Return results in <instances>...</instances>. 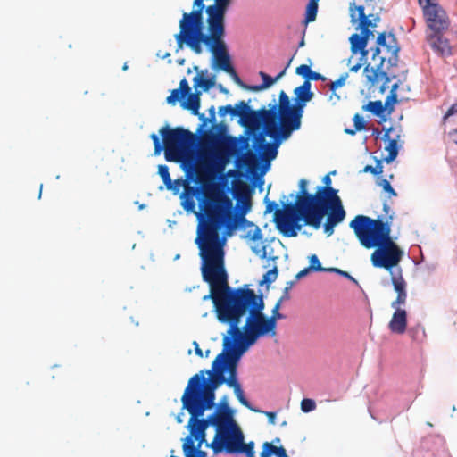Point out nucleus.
I'll return each instance as SVG.
<instances>
[{
	"label": "nucleus",
	"instance_id": "f257e3e1",
	"mask_svg": "<svg viewBox=\"0 0 457 457\" xmlns=\"http://www.w3.org/2000/svg\"><path fill=\"white\" fill-rule=\"evenodd\" d=\"M230 209L231 202L227 197L218 199L209 210L208 220L200 227L195 244L202 260L203 279L210 287V293L203 296V301L212 300L218 320L229 325L226 337L247 349L261 337H275L277 328L262 312V295L250 288L233 289L228 286L224 267V241L220 239L218 230L222 225L228 232L236 228Z\"/></svg>",
	"mask_w": 457,
	"mask_h": 457
},
{
	"label": "nucleus",
	"instance_id": "f03ea898",
	"mask_svg": "<svg viewBox=\"0 0 457 457\" xmlns=\"http://www.w3.org/2000/svg\"><path fill=\"white\" fill-rule=\"evenodd\" d=\"M231 1L194 0V9L182 14L179 32L175 35V39L178 49L186 46L195 54H201L203 45H205L219 69L231 76H238L231 65L224 40L225 17Z\"/></svg>",
	"mask_w": 457,
	"mask_h": 457
},
{
	"label": "nucleus",
	"instance_id": "7ed1b4c3",
	"mask_svg": "<svg viewBox=\"0 0 457 457\" xmlns=\"http://www.w3.org/2000/svg\"><path fill=\"white\" fill-rule=\"evenodd\" d=\"M307 186L308 181L301 179L295 203L287 204L283 209H277L274 212L276 228L284 237H296L302 228V225L299 224L302 218L315 206L323 204L326 192H331L328 187H317L314 194H310Z\"/></svg>",
	"mask_w": 457,
	"mask_h": 457
},
{
	"label": "nucleus",
	"instance_id": "20e7f679",
	"mask_svg": "<svg viewBox=\"0 0 457 457\" xmlns=\"http://www.w3.org/2000/svg\"><path fill=\"white\" fill-rule=\"evenodd\" d=\"M376 44L377 46L371 48L373 64L368 63L363 69V74L366 79V85L369 87H376L380 82H383L381 91H384L385 85L390 81V79L383 68L386 57L381 55V47H384L390 54L388 56V62L391 64H395L400 47L397 46L395 35L393 33L387 34L385 31L378 35Z\"/></svg>",
	"mask_w": 457,
	"mask_h": 457
},
{
	"label": "nucleus",
	"instance_id": "39448f33",
	"mask_svg": "<svg viewBox=\"0 0 457 457\" xmlns=\"http://www.w3.org/2000/svg\"><path fill=\"white\" fill-rule=\"evenodd\" d=\"M159 133L162 137L163 145L156 134L151 135L154 154H159L164 149L165 159L168 162H180L196 143L195 134L182 127L172 129L165 126L160 129Z\"/></svg>",
	"mask_w": 457,
	"mask_h": 457
},
{
	"label": "nucleus",
	"instance_id": "423d86ee",
	"mask_svg": "<svg viewBox=\"0 0 457 457\" xmlns=\"http://www.w3.org/2000/svg\"><path fill=\"white\" fill-rule=\"evenodd\" d=\"M258 129L264 124L267 135L277 142L287 139L291 134L298 130L302 124V117L292 108L277 112L275 107L257 110Z\"/></svg>",
	"mask_w": 457,
	"mask_h": 457
},
{
	"label": "nucleus",
	"instance_id": "0eeeda50",
	"mask_svg": "<svg viewBox=\"0 0 457 457\" xmlns=\"http://www.w3.org/2000/svg\"><path fill=\"white\" fill-rule=\"evenodd\" d=\"M223 411H216L214 427L216 433L210 446L215 453L225 451L227 453H235L241 441H244V434L234 420L230 409L228 406L226 397L220 402Z\"/></svg>",
	"mask_w": 457,
	"mask_h": 457
},
{
	"label": "nucleus",
	"instance_id": "6e6552de",
	"mask_svg": "<svg viewBox=\"0 0 457 457\" xmlns=\"http://www.w3.org/2000/svg\"><path fill=\"white\" fill-rule=\"evenodd\" d=\"M215 390L204 386V371L194 375L188 381L181 397L182 407L193 419L202 417L206 410L213 407Z\"/></svg>",
	"mask_w": 457,
	"mask_h": 457
},
{
	"label": "nucleus",
	"instance_id": "1a4fd4ad",
	"mask_svg": "<svg viewBox=\"0 0 457 457\" xmlns=\"http://www.w3.org/2000/svg\"><path fill=\"white\" fill-rule=\"evenodd\" d=\"M360 244L366 249L375 248L391 237L388 220L357 215L349 224Z\"/></svg>",
	"mask_w": 457,
	"mask_h": 457
},
{
	"label": "nucleus",
	"instance_id": "9d476101",
	"mask_svg": "<svg viewBox=\"0 0 457 457\" xmlns=\"http://www.w3.org/2000/svg\"><path fill=\"white\" fill-rule=\"evenodd\" d=\"M246 350V348L235 342V339L225 336L221 353L223 356L220 363L224 367V372L228 371V378H226L227 386L233 388L239 403L252 411L260 412L259 410L252 407L249 401L245 397L244 391L237 380V362Z\"/></svg>",
	"mask_w": 457,
	"mask_h": 457
},
{
	"label": "nucleus",
	"instance_id": "9b49d317",
	"mask_svg": "<svg viewBox=\"0 0 457 457\" xmlns=\"http://www.w3.org/2000/svg\"><path fill=\"white\" fill-rule=\"evenodd\" d=\"M230 154L231 147L228 143L215 141L210 148L201 153L200 161L188 168L187 178L198 183L208 171L213 169L223 170Z\"/></svg>",
	"mask_w": 457,
	"mask_h": 457
},
{
	"label": "nucleus",
	"instance_id": "f8f14e48",
	"mask_svg": "<svg viewBox=\"0 0 457 457\" xmlns=\"http://www.w3.org/2000/svg\"><path fill=\"white\" fill-rule=\"evenodd\" d=\"M233 195H234V198L237 199V202H241L243 204L242 214H241V216H237V214H236L233 211V203H231V209H230L231 215L233 217V220L236 221V224L238 225L239 222L245 221L244 215L251 208V195H250L249 187L244 182H238L234 187ZM220 197H227L230 202H232V200L228 196H227L223 194H210V195H205V198L201 204V209L204 212L205 217H204V215L201 213L197 214L198 218L200 219V222L197 227L196 238L198 237V235H199L200 227H202V225L204 223H205L209 219V216H208L209 210H211L212 208V204L214 203L216 204L217 200L220 199ZM222 228H225L226 234L230 236L231 233L237 228V226H236V228L233 230L228 232L227 227L225 225H222L218 230L219 235H220L219 231ZM219 237L220 238V236H219ZM220 239L225 242V238H220Z\"/></svg>",
	"mask_w": 457,
	"mask_h": 457
},
{
	"label": "nucleus",
	"instance_id": "ddd939ff",
	"mask_svg": "<svg viewBox=\"0 0 457 457\" xmlns=\"http://www.w3.org/2000/svg\"><path fill=\"white\" fill-rule=\"evenodd\" d=\"M326 214L328 215L326 223L333 228L345 220V211L344 210L340 197L335 198L334 202L327 203L324 206L320 204L315 206L311 212L304 215L302 220L304 221L305 225L319 229L321 225V220Z\"/></svg>",
	"mask_w": 457,
	"mask_h": 457
},
{
	"label": "nucleus",
	"instance_id": "4468645a",
	"mask_svg": "<svg viewBox=\"0 0 457 457\" xmlns=\"http://www.w3.org/2000/svg\"><path fill=\"white\" fill-rule=\"evenodd\" d=\"M370 261L376 268H384L390 270L401 262L403 251L390 237L381 245L375 247Z\"/></svg>",
	"mask_w": 457,
	"mask_h": 457
},
{
	"label": "nucleus",
	"instance_id": "2eb2a0df",
	"mask_svg": "<svg viewBox=\"0 0 457 457\" xmlns=\"http://www.w3.org/2000/svg\"><path fill=\"white\" fill-rule=\"evenodd\" d=\"M430 33H444L449 28L450 21L445 11L434 0H418Z\"/></svg>",
	"mask_w": 457,
	"mask_h": 457
},
{
	"label": "nucleus",
	"instance_id": "dca6fc26",
	"mask_svg": "<svg viewBox=\"0 0 457 457\" xmlns=\"http://www.w3.org/2000/svg\"><path fill=\"white\" fill-rule=\"evenodd\" d=\"M245 101H239L235 107L230 104L220 106L219 108V114L225 116L229 113L231 116H237L240 118L241 124L248 130L253 132L258 129V114L257 111L251 110L248 104Z\"/></svg>",
	"mask_w": 457,
	"mask_h": 457
},
{
	"label": "nucleus",
	"instance_id": "f3484780",
	"mask_svg": "<svg viewBox=\"0 0 457 457\" xmlns=\"http://www.w3.org/2000/svg\"><path fill=\"white\" fill-rule=\"evenodd\" d=\"M350 16L351 22L355 23L359 21V26L356 29L361 30V37H365V41L368 42L370 37H373V31L370 28H375L377 26L376 21L379 20L378 17L374 20H370L364 12L362 5H356L354 3L350 4Z\"/></svg>",
	"mask_w": 457,
	"mask_h": 457
},
{
	"label": "nucleus",
	"instance_id": "a211bd4d",
	"mask_svg": "<svg viewBox=\"0 0 457 457\" xmlns=\"http://www.w3.org/2000/svg\"><path fill=\"white\" fill-rule=\"evenodd\" d=\"M214 419H216V412L206 419H200V417L193 419V415H190L187 425L189 435L187 437H190L194 443L196 441V446L202 447V445L205 442V430L210 425L214 426Z\"/></svg>",
	"mask_w": 457,
	"mask_h": 457
},
{
	"label": "nucleus",
	"instance_id": "6ab92c4d",
	"mask_svg": "<svg viewBox=\"0 0 457 457\" xmlns=\"http://www.w3.org/2000/svg\"><path fill=\"white\" fill-rule=\"evenodd\" d=\"M222 356L223 353H220L216 356L212 362V370H203L204 375L207 374L210 376L209 382L204 379V386L213 390H216L222 384L227 385L226 377L224 376V367L220 363Z\"/></svg>",
	"mask_w": 457,
	"mask_h": 457
},
{
	"label": "nucleus",
	"instance_id": "aec40b11",
	"mask_svg": "<svg viewBox=\"0 0 457 457\" xmlns=\"http://www.w3.org/2000/svg\"><path fill=\"white\" fill-rule=\"evenodd\" d=\"M428 42L432 49L440 55L451 54V46L447 38L443 33L433 32L427 37Z\"/></svg>",
	"mask_w": 457,
	"mask_h": 457
},
{
	"label": "nucleus",
	"instance_id": "412c9836",
	"mask_svg": "<svg viewBox=\"0 0 457 457\" xmlns=\"http://www.w3.org/2000/svg\"><path fill=\"white\" fill-rule=\"evenodd\" d=\"M388 328L392 333L402 335L407 328V312L404 309H395V312L388 323Z\"/></svg>",
	"mask_w": 457,
	"mask_h": 457
},
{
	"label": "nucleus",
	"instance_id": "4be33fe9",
	"mask_svg": "<svg viewBox=\"0 0 457 457\" xmlns=\"http://www.w3.org/2000/svg\"><path fill=\"white\" fill-rule=\"evenodd\" d=\"M393 130H394V129L392 127L387 129L385 131V134L383 136V139L388 141V144L385 147L386 151L388 152V154L384 158V160L386 163L392 162L398 155L397 142H398L400 136L397 135L396 138L391 139L389 134Z\"/></svg>",
	"mask_w": 457,
	"mask_h": 457
},
{
	"label": "nucleus",
	"instance_id": "5701e85b",
	"mask_svg": "<svg viewBox=\"0 0 457 457\" xmlns=\"http://www.w3.org/2000/svg\"><path fill=\"white\" fill-rule=\"evenodd\" d=\"M349 41L353 54L360 52L361 60L367 57L369 50L367 49L368 42L365 41V37H361L359 34H353Z\"/></svg>",
	"mask_w": 457,
	"mask_h": 457
},
{
	"label": "nucleus",
	"instance_id": "b1692460",
	"mask_svg": "<svg viewBox=\"0 0 457 457\" xmlns=\"http://www.w3.org/2000/svg\"><path fill=\"white\" fill-rule=\"evenodd\" d=\"M185 457H207L206 452L201 450V447L195 446L190 437H186L182 445Z\"/></svg>",
	"mask_w": 457,
	"mask_h": 457
},
{
	"label": "nucleus",
	"instance_id": "393cba45",
	"mask_svg": "<svg viewBox=\"0 0 457 457\" xmlns=\"http://www.w3.org/2000/svg\"><path fill=\"white\" fill-rule=\"evenodd\" d=\"M200 93H189L187 96V99L186 101L181 102V106L184 109L191 111L194 115L199 114L200 108Z\"/></svg>",
	"mask_w": 457,
	"mask_h": 457
},
{
	"label": "nucleus",
	"instance_id": "a878e982",
	"mask_svg": "<svg viewBox=\"0 0 457 457\" xmlns=\"http://www.w3.org/2000/svg\"><path fill=\"white\" fill-rule=\"evenodd\" d=\"M311 82L304 80L300 87H295L294 90L295 98L302 100V102H310L314 96L311 91Z\"/></svg>",
	"mask_w": 457,
	"mask_h": 457
},
{
	"label": "nucleus",
	"instance_id": "bb28decb",
	"mask_svg": "<svg viewBox=\"0 0 457 457\" xmlns=\"http://www.w3.org/2000/svg\"><path fill=\"white\" fill-rule=\"evenodd\" d=\"M362 110L366 112H370L376 116H381L386 111V107L382 101H370L367 104L362 106Z\"/></svg>",
	"mask_w": 457,
	"mask_h": 457
},
{
	"label": "nucleus",
	"instance_id": "cd10ccee",
	"mask_svg": "<svg viewBox=\"0 0 457 457\" xmlns=\"http://www.w3.org/2000/svg\"><path fill=\"white\" fill-rule=\"evenodd\" d=\"M175 183L178 186L183 185L184 191L182 192L181 195L183 196H199L202 194V188L198 186H191L190 183L187 180H185L183 183H181L179 180H176Z\"/></svg>",
	"mask_w": 457,
	"mask_h": 457
},
{
	"label": "nucleus",
	"instance_id": "c85d7f7f",
	"mask_svg": "<svg viewBox=\"0 0 457 457\" xmlns=\"http://www.w3.org/2000/svg\"><path fill=\"white\" fill-rule=\"evenodd\" d=\"M289 64H290V62L287 63V67L282 71H280L275 78L270 77V75L266 74L263 71H260L259 75L262 79V87H264V89H267L270 87H271L275 82H277L278 79H280L285 75L287 68L289 66Z\"/></svg>",
	"mask_w": 457,
	"mask_h": 457
},
{
	"label": "nucleus",
	"instance_id": "c756f323",
	"mask_svg": "<svg viewBox=\"0 0 457 457\" xmlns=\"http://www.w3.org/2000/svg\"><path fill=\"white\" fill-rule=\"evenodd\" d=\"M263 127V130L260 131L261 128L255 131L249 130L253 135V147L257 150H260L264 145H266L265 137L268 136L266 133V129L264 124L262 123Z\"/></svg>",
	"mask_w": 457,
	"mask_h": 457
},
{
	"label": "nucleus",
	"instance_id": "7c9ffc66",
	"mask_svg": "<svg viewBox=\"0 0 457 457\" xmlns=\"http://www.w3.org/2000/svg\"><path fill=\"white\" fill-rule=\"evenodd\" d=\"M323 183L325 184V186H323L322 187H328V189H330V191L332 192H326V198L323 202V204H321L320 205H325L327 203H330V202H334V199L337 198V197H339L337 195V190L333 188L330 184H331V179H330V176L329 174H327L324 178H323Z\"/></svg>",
	"mask_w": 457,
	"mask_h": 457
},
{
	"label": "nucleus",
	"instance_id": "2f4dec72",
	"mask_svg": "<svg viewBox=\"0 0 457 457\" xmlns=\"http://www.w3.org/2000/svg\"><path fill=\"white\" fill-rule=\"evenodd\" d=\"M235 453L245 454L246 457H255L254 442L251 441L245 444L244 441H241Z\"/></svg>",
	"mask_w": 457,
	"mask_h": 457
},
{
	"label": "nucleus",
	"instance_id": "473e14b6",
	"mask_svg": "<svg viewBox=\"0 0 457 457\" xmlns=\"http://www.w3.org/2000/svg\"><path fill=\"white\" fill-rule=\"evenodd\" d=\"M158 173L168 189L176 190L175 187H173L172 180L170 179L169 172V168L167 165H159Z\"/></svg>",
	"mask_w": 457,
	"mask_h": 457
},
{
	"label": "nucleus",
	"instance_id": "72a5a7b5",
	"mask_svg": "<svg viewBox=\"0 0 457 457\" xmlns=\"http://www.w3.org/2000/svg\"><path fill=\"white\" fill-rule=\"evenodd\" d=\"M273 144L267 143L260 150L263 151V154L269 160L274 159L278 154V146L281 142H277L275 139Z\"/></svg>",
	"mask_w": 457,
	"mask_h": 457
},
{
	"label": "nucleus",
	"instance_id": "f704fd0d",
	"mask_svg": "<svg viewBox=\"0 0 457 457\" xmlns=\"http://www.w3.org/2000/svg\"><path fill=\"white\" fill-rule=\"evenodd\" d=\"M391 281L394 287L395 291L398 294L406 293V282L402 277V275L395 276L392 275Z\"/></svg>",
	"mask_w": 457,
	"mask_h": 457
},
{
	"label": "nucleus",
	"instance_id": "c9c22d12",
	"mask_svg": "<svg viewBox=\"0 0 457 457\" xmlns=\"http://www.w3.org/2000/svg\"><path fill=\"white\" fill-rule=\"evenodd\" d=\"M291 103L289 96L287 95V93L283 90L280 91L278 96V104H274L271 107H275L276 111H281L284 109L291 108Z\"/></svg>",
	"mask_w": 457,
	"mask_h": 457
},
{
	"label": "nucleus",
	"instance_id": "e433bc0d",
	"mask_svg": "<svg viewBox=\"0 0 457 457\" xmlns=\"http://www.w3.org/2000/svg\"><path fill=\"white\" fill-rule=\"evenodd\" d=\"M214 85V82L212 79H206V78H204L203 76L201 75H196L195 78H194V86L195 87H202L204 91H207L209 90L211 87H212Z\"/></svg>",
	"mask_w": 457,
	"mask_h": 457
},
{
	"label": "nucleus",
	"instance_id": "4c0bfd02",
	"mask_svg": "<svg viewBox=\"0 0 457 457\" xmlns=\"http://www.w3.org/2000/svg\"><path fill=\"white\" fill-rule=\"evenodd\" d=\"M318 12V3L309 0L306 7L305 22H312L315 21Z\"/></svg>",
	"mask_w": 457,
	"mask_h": 457
},
{
	"label": "nucleus",
	"instance_id": "58836bf2",
	"mask_svg": "<svg viewBox=\"0 0 457 457\" xmlns=\"http://www.w3.org/2000/svg\"><path fill=\"white\" fill-rule=\"evenodd\" d=\"M398 103L397 94L396 93H389L386 96L384 105L386 107V111L388 115H391L395 111V104Z\"/></svg>",
	"mask_w": 457,
	"mask_h": 457
},
{
	"label": "nucleus",
	"instance_id": "ea45409f",
	"mask_svg": "<svg viewBox=\"0 0 457 457\" xmlns=\"http://www.w3.org/2000/svg\"><path fill=\"white\" fill-rule=\"evenodd\" d=\"M309 267L308 270H311L312 271H325L328 270V268H324L321 266L320 260L316 254H312L309 257Z\"/></svg>",
	"mask_w": 457,
	"mask_h": 457
},
{
	"label": "nucleus",
	"instance_id": "a19ab883",
	"mask_svg": "<svg viewBox=\"0 0 457 457\" xmlns=\"http://www.w3.org/2000/svg\"><path fill=\"white\" fill-rule=\"evenodd\" d=\"M278 277V268L275 266L273 269L268 270L262 277L260 285H270L276 280Z\"/></svg>",
	"mask_w": 457,
	"mask_h": 457
},
{
	"label": "nucleus",
	"instance_id": "79ce46f5",
	"mask_svg": "<svg viewBox=\"0 0 457 457\" xmlns=\"http://www.w3.org/2000/svg\"><path fill=\"white\" fill-rule=\"evenodd\" d=\"M181 205L187 212H194L195 209V197L180 195Z\"/></svg>",
	"mask_w": 457,
	"mask_h": 457
},
{
	"label": "nucleus",
	"instance_id": "37998d69",
	"mask_svg": "<svg viewBox=\"0 0 457 457\" xmlns=\"http://www.w3.org/2000/svg\"><path fill=\"white\" fill-rule=\"evenodd\" d=\"M283 302H280L278 299L276 304L274 305L273 309L271 310V315L268 317L270 320H273V324L277 326V321L278 320H282L285 318V316L279 312V309L281 308Z\"/></svg>",
	"mask_w": 457,
	"mask_h": 457
},
{
	"label": "nucleus",
	"instance_id": "c03bdc74",
	"mask_svg": "<svg viewBox=\"0 0 457 457\" xmlns=\"http://www.w3.org/2000/svg\"><path fill=\"white\" fill-rule=\"evenodd\" d=\"M348 78V73L345 72V73H343L341 74V76L335 81H332L329 85H328V87L329 89L334 92L336 91L338 87H343L345 84V81Z\"/></svg>",
	"mask_w": 457,
	"mask_h": 457
},
{
	"label": "nucleus",
	"instance_id": "a18cd8bd",
	"mask_svg": "<svg viewBox=\"0 0 457 457\" xmlns=\"http://www.w3.org/2000/svg\"><path fill=\"white\" fill-rule=\"evenodd\" d=\"M316 408V403L314 400L310 398H304L301 402V410L303 412H310L314 411Z\"/></svg>",
	"mask_w": 457,
	"mask_h": 457
},
{
	"label": "nucleus",
	"instance_id": "49530a36",
	"mask_svg": "<svg viewBox=\"0 0 457 457\" xmlns=\"http://www.w3.org/2000/svg\"><path fill=\"white\" fill-rule=\"evenodd\" d=\"M186 96H182V93L179 89L176 88L173 89L170 93V95L167 97L166 101L168 104L171 105H175L178 101L181 100Z\"/></svg>",
	"mask_w": 457,
	"mask_h": 457
},
{
	"label": "nucleus",
	"instance_id": "de8ad7c7",
	"mask_svg": "<svg viewBox=\"0 0 457 457\" xmlns=\"http://www.w3.org/2000/svg\"><path fill=\"white\" fill-rule=\"evenodd\" d=\"M378 184L384 189L385 192L388 193L389 197L397 195L396 192L392 187L390 182L387 179H382L378 182Z\"/></svg>",
	"mask_w": 457,
	"mask_h": 457
},
{
	"label": "nucleus",
	"instance_id": "09e8293b",
	"mask_svg": "<svg viewBox=\"0 0 457 457\" xmlns=\"http://www.w3.org/2000/svg\"><path fill=\"white\" fill-rule=\"evenodd\" d=\"M407 301V292L403 294H398L395 300L391 303V307L394 309L401 308V305L406 303Z\"/></svg>",
	"mask_w": 457,
	"mask_h": 457
},
{
	"label": "nucleus",
	"instance_id": "8fccbe9b",
	"mask_svg": "<svg viewBox=\"0 0 457 457\" xmlns=\"http://www.w3.org/2000/svg\"><path fill=\"white\" fill-rule=\"evenodd\" d=\"M307 102H302V100H299L298 98L295 99V103L291 105V108L303 118V109L306 105Z\"/></svg>",
	"mask_w": 457,
	"mask_h": 457
},
{
	"label": "nucleus",
	"instance_id": "3c124183",
	"mask_svg": "<svg viewBox=\"0 0 457 457\" xmlns=\"http://www.w3.org/2000/svg\"><path fill=\"white\" fill-rule=\"evenodd\" d=\"M274 446L275 445L270 442L263 443L260 457H271V455H273Z\"/></svg>",
	"mask_w": 457,
	"mask_h": 457
},
{
	"label": "nucleus",
	"instance_id": "603ef678",
	"mask_svg": "<svg viewBox=\"0 0 457 457\" xmlns=\"http://www.w3.org/2000/svg\"><path fill=\"white\" fill-rule=\"evenodd\" d=\"M311 70L312 69L309 65L302 64L296 68L295 73L304 78L305 80H308L309 75L311 74Z\"/></svg>",
	"mask_w": 457,
	"mask_h": 457
},
{
	"label": "nucleus",
	"instance_id": "864d4df0",
	"mask_svg": "<svg viewBox=\"0 0 457 457\" xmlns=\"http://www.w3.org/2000/svg\"><path fill=\"white\" fill-rule=\"evenodd\" d=\"M295 283V280L287 281L286 284V287L283 290V294L281 297L279 298L280 302L287 301L290 298L289 291L292 289Z\"/></svg>",
	"mask_w": 457,
	"mask_h": 457
},
{
	"label": "nucleus",
	"instance_id": "5fc2aeb1",
	"mask_svg": "<svg viewBox=\"0 0 457 457\" xmlns=\"http://www.w3.org/2000/svg\"><path fill=\"white\" fill-rule=\"evenodd\" d=\"M353 123H354V128H355V130H362L365 129V126H366V123L363 120V118L360 115V114H355L353 116Z\"/></svg>",
	"mask_w": 457,
	"mask_h": 457
},
{
	"label": "nucleus",
	"instance_id": "6e6d98bb",
	"mask_svg": "<svg viewBox=\"0 0 457 457\" xmlns=\"http://www.w3.org/2000/svg\"><path fill=\"white\" fill-rule=\"evenodd\" d=\"M326 272H335V273H337L339 274V276H343L345 278H347L348 279L353 281L356 283V280L346 271H344L340 269H337V268H328V270H326Z\"/></svg>",
	"mask_w": 457,
	"mask_h": 457
},
{
	"label": "nucleus",
	"instance_id": "4d7b16f0",
	"mask_svg": "<svg viewBox=\"0 0 457 457\" xmlns=\"http://www.w3.org/2000/svg\"><path fill=\"white\" fill-rule=\"evenodd\" d=\"M178 89L180 90V92L182 93V96H187L190 93L191 88L188 85L187 80L185 78L180 80L179 87Z\"/></svg>",
	"mask_w": 457,
	"mask_h": 457
},
{
	"label": "nucleus",
	"instance_id": "13d9d810",
	"mask_svg": "<svg viewBox=\"0 0 457 457\" xmlns=\"http://www.w3.org/2000/svg\"><path fill=\"white\" fill-rule=\"evenodd\" d=\"M273 455L277 457H288L286 449L283 446H274Z\"/></svg>",
	"mask_w": 457,
	"mask_h": 457
},
{
	"label": "nucleus",
	"instance_id": "bf43d9fd",
	"mask_svg": "<svg viewBox=\"0 0 457 457\" xmlns=\"http://www.w3.org/2000/svg\"><path fill=\"white\" fill-rule=\"evenodd\" d=\"M325 79H326V78L323 75H321L320 73L312 71L311 70V74L309 75V78H308V81L309 82H311V80H314V81L322 80V81H324Z\"/></svg>",
	"mask_w": 457,
	"mask_h": 457
},
{
	"label": "nucleus",
	"instance_id": "052dcab7",
	"mask_svg": "<svg viewBox=\"0 0 457 457\" xmlns=\"http://www.w3.org/2000/svg\"><path fill=\"white\" fill-rule=\"evenodd\" d=\"M457 113V104H453L451 105V107L447 110L444 116V120H445L447 118H449L452 115H454Z\"/></svg>",
	"mask_w": 457,
	"mask_h": 457
},
{
	"label": "nucleus",
	"instance_id": "680f3d73",
	"mask_svg": "<svg viewBox=\"0 0 457 457\" xmlns=\"http://www.w3.org/2000/svg\"><path fill=\"white\" fill-rule=\"evenodd\" d=\"M262 234L259 228H256L253 234L251 237V239L253 241L262 239Z\"/></svg>",
	"mask_w": 457,
	"mask_h": 457
},
{
	"label": "nucleus",
	"instance_id": "e2e57ef3",
	"mask_svg": "<svg viewBox=\"0 0 457 457\" xmlns=\"http://www.w3.org/2000/svg\"><path fill=\"white\" fill-rule=\"evenodd\" d=\"M310 271H312L311 270H308V267L302 270L301 271H299L296 275H295V280H298L303 277H305Z\"/></svg>",
	"mask_w": 457,
	"mask_h": 457
},
{
	"label": "nucleus",
	"instance_id": "0e129e2a",
	"mask_svg": "<svg viewBox=\"0 0 457 457\" xmlns=\"http://www.w3.org/2000/svg\"><path fill=\"white\" fill-rule=\"evenodd\" d=\"M263 413L268 417L269 422L274 425L276 420V413L271 411H263Z\"/></svg>",
	"mask_w": 457,
	"mask_h": 457
},
{
	"label": "nucleus",
	"instance_id": "69168bd1",
	"mask_svg": "<svg viewBox=\"0 0 457 457\" xmlns=\"http://www.w3.org/2000/svg\"><path fill=\"white\" fill-rule=\"evenodd\" d=\"M324 232L328 236H331L334 233V228L325 222V224H324Z\"/></svg>",
	"mask_w": 457,
	"mask_h": 457
},
{
	"label": "nucleus",
	"instance_id": "338daca9",
	"mask_svg": "<svg viewBox=\"0 0 457 457\" xmlns=\"http://www.w3.org/2000/svg\"><path fill=\"white\" fill-rule=\"evenodd\" d=\"M247 88L251 91H261V90H264V87H262V85H255V86H249L247 87Z\"/></svg>",
	"mask_w": 457,
	"mask_h": 457
},
{
	"label": "nucleus",
	"instance_id": "774afa93",
	"mask_svg": "<svg viewBox=\"0 0 457 457\" xmlns=\"http://www.w3.org/2000/svg\"><path fill=\"white\" fill-rule=\"evenodd\" d=\"M361 66H362V64H361V63H360V62H359V63H356V64H354V65H353V66H350L349 71H350L351 72H357V71L361 68Z\"/></svg>",
	"mask_w": 457,
	"mask_h": 457
}]
</instances>
